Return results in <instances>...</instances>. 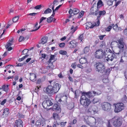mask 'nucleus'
<instances>
[{
    "mask_svg": "<svg viewBox=\"0 0 127 127\" xmlns=\"http://www.w3.org/2000/svg\"><path fill=\"white\" fill-rule=\"evenodd\" d=\"M122 100L124 102H127V97L126 95H124L122 98Z\"/></svg>",
    "mask_w": 127,
    "mask_h": 127,
    "instance_id": "e433bc0d",
    "label": "nucleus"
},
{
    "mask_svg": "<svg viewBox=\"0 0 127 127\" xmlns=\"http://www.w3.org/2000/svg\"><path fill=\"white\" fill-rule=\"evenodd\" d=\"M96 19L97 21L96 24V26H98L99 25V24H100L99 21H100V18H99V19Z\"/></svg>",
    "mask_w": 127,
    "mask_h": 127,
    "instance_id": "680f3d73",
    "label": "nucleus"
},
{
    "mask_svg": "<svg viewBox=\"0 0 127 127\" xmlns=\"http://www.w3.org/2000/svg\"><path fill=\"white\" fill-rule=\"evenodd\" d=\"M113 29L116 31H118L120 29H121V28H119L118 27V25L117 24H116L114 26H113Z\"/></svg>",
    "mask_w": 127,
    "mask_h": 127,
    "instance_id": "cd10ccee",
    "label": "nucleus"
},
{
    "mask_svg": "<svg viewBox=\"0 0 127 127\" xmlns=\"http://www.w3.org/2000/svg\"><path fill=\"white\" fill-rule=\"evenodd\" d=\"M76 42L74 40H73L69 43H67V44L69 47L72 48L76 47Z\"/></svg>",
    "mask_w": 127,
    "mask_h": 127,
    "instance_id": "4468645a",
    "label": "nucleus"
},
{
    "mask_svg": "<svg viewBox=\"0 0 127 127\" xmlns=\"http://www.w3.org/2000/svg\"><path fill=\"white\" fill-rule=\"evenodd\" d=\"M59 53L62 55H65L67 54V53L65 51L61 50L59 51Z\"/></svg>",
    "mask_w": 127,
    "mask_h": 127,
    "instance_id": "4c0bfd02",
    "label": "nucleus"
},
{
    "mask_svg": "<svg viewBox=\"0 0 127 127\" xmlns=\"http://www.w3.org/2000/svg\"><path fill=\"white\" fill-rule=\"evenodd\" d=\"M28 56L29 55H26L23 57H22V58L19 59L18 61H19L20 62L23 61L25 58H27Z\"/></svg>",
    "mask_w": 127,
    "mask_h": 127,
    "instance_id": "c9c22d12",
    "label": "nucleus"
},
{
    "mask_svg": "<svg viewBox=\"0 0 127 127\" xmlns=\"http://www.w3.org/2000/svg\"><path fill=\"white\" fill-rule=\"evenodd\" d=\"M97 107L95 105L90 106L87 111L88 113L91 115H94L97 113Z\"/></svg>",
    "mask_w": 127,
    "mask_h": 127,
    "instance_id": "423d86ee",
    "label": "nucleus"
},
{
    "mask_svg": "<svg viewBox=\"0 0 127 127\" xmlns=\"http://www.w3.org/2000/svg\"><path fill=\"white\" fill-rule=\"evenodd\" d=\"M82 94H83L87 98L93 97L95 95H98L97 93L94 91L88 92L87 93L83 92Z\"/></svg>",
    "mask_w": 127,
    "mask_h": 127,
    "instance_id": "9b49d317",
    "label": "nucleus"
},
{
    "mask_svg": "<svg viewBox=\"0 0 127 127\" xmlns=\"http://www.w3.org/2000/svg\"><path fill=\"white\" fill-rule=\"evenodd\" d=\"M123 41V38H121L117 40L118 42L114 41L112 42L111 44V45L114 44L118 43V47L119 49V51L118 52H115L114 51L113 52L111 50L107 49L106 52H104L105 57L107 58L106 59V60L107 61H112L114 58H116V56L115 54L119 55L123 52L125 48L124 47V43Z\"/></svg>",
    "mask_w": 127,
    "mask_h": 127,
    "instance_id": "f257e3e1",
    "label": "nucleus"
},
{
    "mask_svg": "<svg viewBox=\"0 0 127 127\" xmlns=\"http://www.w3.org/2000/svg\"><path fill=\"white\" fill-rule=\"evenodd\" d=\"M8 85H3L2 86V87L3 89V90L5 91H6L8 90Z\"/></svg>",
    "mask_w": 127,
    "mask_h": 127,
    "instance_id": "c85d7f7f",
    "label": "nucleus"
},
{
    "mask_svg": "<svg viewBox=\"0 0 127 127\" xmlns=\"http://www.w3.org/2000/svg\"><path fill=\"white\" fill-rule=\"evenodd\" d=\"M53 117L55 120L58 119L59 117L58 114L56 113H53Z\"/></svg>",
    "mask_w": 127,
    "mask_h": 127,
    "instance_id": "2f4dec72",
    "label": "nucleus"
},
{
    "mask_svg": "<svg viewBox=\"0 0 127 127\" xmlns=\"http://www.w3.org/2000/svg\"><path fill=\"white\" fill-rule=\"evenodd\" d=\"M104 53L102 50L101 49H99L95 52V57L97 59H101L103 57Z\"/></svg>",
    "mask_w": 127,
    "mask_h": 127,
    "instance_id": "6e6552de",
    "label": "nucleus"
},
{
    "mask_svg": "<svg viewBox=\"0 0 127 127\" xmlns=\"http://www.w3.org/2000/svg\"><path fill=\"white\" fill-rule=\"evenodd\" d=\"M46 19V17H42L40 19L39 24H40L44 20H45Z\"/></svg>",
    "mask_w": 127,
    "mask_h": 127,
    "instance_id": "49530a36",
    "label": "nucleus"
},
{
    "mask_svg": "<svg viewBox=\"0 0 127 127\" xmlns=\"http://www.w3.org/2000/svg\"><path fill=\"white\" fill-rule=\"evenodd\" d=\"M121 1H119L117 2H116L115 4V6L116 7H117L118 5L121 3Z\"/></svg>",
    "mask_w": 127,
    "mask_h": 127,
    "instance_id": "0e129e2a",
    "label": "nucleus"
},
{
    "mask_svg": "<svg viewBox=\"0 0 127 127\" xmlns=\"http://www.w3.org/2000/svg\"><path fill=\"white\" fill-rule=\"evenodd\" d=\"M45 120L43 119H41L37 120L36 122L35 125L37 127H40L45 126L46 125Z\"/></svg>",
    "mask_w": 127,
    "mask_h": 127,
    "instance_id": "9d476101",
    "label": "nucleus"
},
{
    "mask_svg": "<svg viewBox=\"0 0 127 127\" xmlns=\"http://www.w3.org/2000/svg\"><path fill=\"white\" fill-rule=\"evenodd\" d=\"M45 101L47 105H48V106H51L52 105L53 103L50 100L48 99L46 100Z\"/></svg>",
    "mask_w": 127,
    "mask_h": 127,
    "instance_id": "393cba45",
    "label": "nucleus"
},
{
    "mask_svg": "<svg viewBox=\"0 0 127 127\" xmlns=\"http://www.w3.org/2000/svg\"><path fill=\"white\" fill-rule=\"evenodd\" d=\"M76 63H74L72 64L71 66L73 68L75 69L76 66Z\"/></svg>",
    "mask_w": 127,
    "mask_h": 127,
    "instance_id": "603ef678",
    "label": "nucleus"
},
{
    "mask_svg": "<svg viewBox=\"0 0 127 127\" xmlns=\"http://www.w3.org/2000/svg\"><path fill=\"white\" fill-rule=\"evenodd\" d=\"M41 7V5H37L34 7V8L36 9H40Z\"/></svg>",
    "mask_w": 127,
    "mask_h": 127,
    "instance_id": "09e8293b",
    "label": "nucleus"
},
{
    "mask_svg": "<svg viewBox=\"0 0 127 127\" xmlns=\"http://www.w3.org/2000/svg\"><path fill=\"white\" fill-rule=\"evenodd\" d=\"M30 76H29L30 79L33 82H35L36 80V75L33 73H30Z\"/></svg>",
    "mask_w": 127,
    "mask_h": 127,
    "instance_id": "f3484780",
    "label": "nucleus"
},
{
    "mask_svg": "<svg viewBox=\"0 0 127 127\" xmlns=\"http://www.w3.org/2000/svg\"><path fill=\"white\" fill-rule=\"evenodd\" d=\"M26 39V38H25L23 36H20L19 39V42H21L24 41L25 39Z\"/></svg>",
    "mask_w": 127,
    "mask_h": 127,
    "instance_id": "a19ab883",
    "label": "nucleus"
},
{
    "mask_svg": "<svg viewBox=\"0 0 127 127\" xmlns=\"http://www.w3.org/2000/svg\"><path fill=\"white\" fill-rule=\"evenodd\" d=\"M55 55H51V56L50 59L48 61V62L50 63V64H51L52 67L53 66V65L52 63L53 62H52V60H54L55 59Z\"/></svg>",
    "mask_w": 127,
    "mask_h": 127,
    "instance_id": "6ab92c4d",
    "label": "nucleus"
},
{
    "mask_svg": "<svg viewBox=\"0 0 127 127\" xmlns=\"http://www.w3.org/2000/svg\"><path fill=\"white\" fill-rule=\"evenodd\" d=\"M74 106V103L73 102H72L68 105L67 108L68 109L71 110L72 109Z\"/></svg>",
    "mask_w": 127,
    "mask_h": 127,
    "instance_id": "5701e85b",
    "label": "nucleus"
},
{
    "mask_svg": "<svg viewBox=\"0 0 127 127\" xmlns=\"http://www.w3.org/2000/svg\"><path fill=\"white\" fill-rule=\"evenodd\" d=\"M124 105L122 103H118L115 104V112L118 113L123 110L124 108Z\"/></svg>",
    "mask_w": 127,
    "mask_h": 127,
    "instance_id": "0eeeda50",
    "label": "nucleus"
},
{
    "mask_svg": "<svg viewBox=\"0 0 127 127\" xmlns=\"http://www.w3.org/2000/svg\"><path fill=\"white\" fill-rule=\"evenodd\" d=\"M84 12L83 11H82L79 14V17L81 18L83 16L84 14Z\"/></svg>",
    "mask_w": 127,
    "mask_h": 127,
    "instance_id": "c03bdc74",
    "label": "nucleus"
},
{
    "mask_svg": "<svg viewBox=\"0 0 127 127\" xmlns=\"http://www.w3.org/2000/svg\"><path fill=\"white\" fill-rule=\"evenodd\" d=\"M111 71V69L110 68H108L106 70H104V72H103V73L105 75V76H108V75L109 74L110 72Z\"/></svg>",
    "mask_w": 127,
    "mask_h": 127,
    "instance_id": "4be33fe9",
    "label": "nucleus"
},
{
    "mask_svg": "<svg viewBox=\"0 0 127 127\" xmlns=\"http://www.w3.org/2000/svg\"><path fill=\"white\" fill-rule=\"evenodd\" d=\"M6 99H4L1 102V101H0V102H1L0 104L1 105H3L6 103Z\"/></svg>",
    "mask_w": 127,
    "mask_h": 127,
    "instance_id": "3c124183",
    "label": "nucleus"
},
{
    "mask_svg": "<svg viewBox=\"0 0 127 127\" xmlns=\"http://www.w3.org/2000/svg\"><path fill=\"white\" fill-rule=\"evenodd\" d=\"M28 51V50L27 49H25L22 52V54L25 55L27 54Z\"/></svg>",
    "mask_w": 127,
    "mask_h": 127,
    "instance_id": "58836bf2",
    "label": "nucleus"
},
{
    "mask_svg": "<svg viewBox=\"0 0 127 127\" xmlns=\"http://www.w3.org/2000/svg\"><path fill=\"white\" fill-rule=\"evenodd\" d=\"M99 101V100L97 98H94L93 100V102L94 103H96L97 102H98Z\"/></svg>",
    "mask_w": 127,
    "mask_h": 127,
    "instance_id": "37998d69",
    "label": "nucleus"
},
{
    "mask_svg": "<svg viewBox=\"0 0 127 127\" xmlns=\"http://www.w3.org/2000/svg\"><path fill=\"white\" fill-rule=\"evenodd\" d=\"M112 27L111 26H109L108 27L105 29V30L107 32L110 31L112 28Z\"/></svg>",
    "mask_w": 127,
    "mask_h": 127,
    "instance_id": "79ce46f5",
    "label": "nucleus"
},
{
    "mask_svg": "<svg viewBox=\"0 0 127 127\" xmlns=\"http://www.w3.org/2000/svg\"><path fill=\"white\" fill-rule=\"evenodd\" d=\"M62 5H59L57 7L56 9H55V11H56Z\"/></svg>",
    "mask_w": 127,
    "mask_h": 127,
    "instance_id": "338daca9",
    "label": "nucleus"
},
{
    "mask_svg": "<svg viewBox=\"0 0 127 127\" xmlns=\"http://www.w3.org/2000/svg\"><path fill=\"white\" fill-rule=\"evenodd\" d=\"M79 61L81 64H85L87 62V59L85 57L81 58Z\"/></svg>",
    "mask_w": 127,
    "mask_h": 127,
    "instance_id": "a211bd4d",
    "label": "nucleus"
},
{
    "mask_svg": "<svg viewBox=\"0 0 127 127\" xmlns=\"http://www.w3.org/2000/svg\"><path fill=\"white\" fill-rule=\"evenodd\" d=\"M73 14H76L78 13L79 12V10L77 8H74L73 9Z\"/></svg>",
    "mask_w": 127,
    "mask_h": 127,
    "instance_id": "72a5a7b5",
    "label": "nucleus"
},
{
    "mask_svg": "<svg viewBox=\"0 0 127 127\" xmlns=\"http://www.w3.org/2000/svg\"><path fill=\"white\" fill-rule=\"evenodd\" d=\"M72 36V35H71L70 37H69V38H68L65 41L66 44H67V43H68V41L69 40L71 39V38Z\"/></svg>",
    "mask_w": 127,
    "mask_h": 127,
    "instance_id": "e2e57ef3",
    "label": "nucleus"
},
{
    "mask_svg": "<svg viewBox=\"0 0 127 127\" xmlns=\"http://www.w3.org/2000/svg\"><path fill=\"white\" fill-rule=\"evenodd\" d=\"M19 19V17L18 16H15L12 19V21L14 23L16 22Z\"/></svg>",
    "mask_w": 127,
    "mask_h": 127,
    "instance_id": "473e14b6",
    "label": "nucleus"
},
{
    "mask_svg": "<svg viewBox=\"0 0 127 127\" xmlns=\"http://www.w3.org/2000/svg\"><path fill=\"white\" fill-rule=\"evenodd\" d=\"M42 105L43 107L45 109L47 108V107H48L45 100L43 101Z\"/></svg>",
    "mask_w": 127,
    "mask_h": 127,
    "instance_id": "bb28decb",
    "label": "nucleus"
},
{
    "mask_svg": "<svg viewBox=\"0 0 127 127\" xmlns=\"http://www.w3.org/2000/svg\"><path fill=\"white\" fill-rule=\"evenodd\" d=\"M87 24L89 26V27H90V29H92L96 25V23H94L93 24H92L91 22L87 23Z\"/></svg>",
    "mask_w": 127,
    "mask_h": 127,
    "instance_id": "aec40b11",
    "label": "nucleus"
},
{
    "mask_svg": "<svg viewBox=\"0 0 127 127\" xmlns=\"http://www.w3.org/2000/svg\"><path fill=\"white\" fill-rule=\"evenodd\" d=\"M80 98V103L84 107H87L91 103L90 100L86 97L83 94H82Z\"/></svg>",
    "mask_w": 127,
    "mask_h": 127,
    "instance_id": "20e7f679",
    "label": "nucleus"
},
{
    "mask_svg": "<svg viewBox=\"0 0 127 127\" xmlns=\"http://www.w3.org/2000/svg\"><path fill=\"white\" fill-rule=\"evenodd\" d=\"M108 78V76H105V78L104 77V76H103L102 81L104 83H107L109 82V80Z\"/></svg>",
    "mask_w": 127,
    "mask_h": 127,
    "instance_id": "b1692460",
    "label": "nucleus"
},
{
    "mask_svg": "<svg viewBox=\"0 0 127 127\" xmlns=\"http://www.w3.org/2000/svg\"><path fill=\"white\" fill-rule=\"evenodd\" d=\"M103 5L102 2L101 0H99L97 4V7H100Z\"/></svg>",
    "mask_w": 127,
    "mask_h": 127,
    "instance_id": "a878e982",
    "label": "nucleus"
},
{
    "mask_svg": "<svg viewBox=\"0 0 127 127\" xmlns=\"http://www.w3.org/2000/svg\"><path fill=\"white\" fill-rule=\"evenodd\" d=\"M78 27L77 26H76L75 28H74V29L71 31V32L72 33H73L74 32L76 31V30L77 29V28Z\"/></svg>",
    "mask_w": 127,
    "mask_h": 127,
    "instance_id": "69168bd1",
    "label": "nucleus"
},
{
    "mask_svg": "<svg viewBox=\"0 0 127 127\" xmlns=\"http://www.w3.org/2000/svg\"><path fill=\"white\" fill-rule=\"evenodd\" d=\"M52 11V10L51 9L49 8H48L44 11V13L43 14H47L51 13Z\"/></svg>",
    "mask_w": 127,
    "mask_h": 127,
    "instance_id": "c756f323",
    "label": "nucleus"
},
{
    "mask_svg": "<svg viewBox=\"0 0 127 127\" xmlns=\"http://www.w3.org/2000/svg\"><path fill=\"white\" fill-rule=\"evenodd\" d=\"M124 33L125 35L127 36V28H126L124 30Z\"/></svg>",
    "mask_w": 127,
    "mask_h": 127,
    "instance_id": "052dcab7",
    "label": "nucleus"
},
{
    "mask_svg": "<svg viewBox=\"0 0 127 127\" xmlns=\"http://www.w3.org/2000/svg\"><path fill=\"white\" fill-rule=\"evenodd\" d=\"M83 34H81L79 37V39L81 40V41L83 39Z\"/></svg>",
    "mask_w": 127,
    "mask_h": 127,
    "instance_id": "8fccbe9b",
    "label": "nucleus"
},
{
    "mask_svg": "<svg viewBox=\"0 0 127 127\" xmlns=\"http://www.w3.org/2000/svg\"><path fill=\"white\" fill-rule=\"evenodd\" d=\"M53 19V18L51 16L47 18V21L48 23H50L52 22Z\"/></svg>",
    "mask_w": 127,
    "mask_h": 127,
    "instance_id": "7c9ffc66",
    "label": "nucleus"
},
{
    "mask_svg": "<svg viewBox=\"0 0 127 127\" xmlns=\"http://www.w3.org/2000/svg\"><path fill=\"white\" fill-rule=\"evenodd\" d=\"M49 82L50 85L43 88L44 92L49 95L54 94L58 92L61 87V85L56 83L55 80L49 81Z\"/></svg>",
    "mask_w": 127,
    "mask_h": 127,
    "instance_id": "f03ea898",
    "label": "nucleus"
},
{
    "mask_svg": "<svg viewBox=\"0 0 127 127\" xmlns=\"http://www.w3.org/2000/svg\"><path fill=\"white\" fill-rule=\"evenodd\" d=\"M66 122H61V125L62 127H64V126L66 124Z\"/></svg>",
    "mask_w": 127,
    "mask_h": 127,
    "instance_id": "4d7b16f0",
    "label": "nucleus"
},
{
    "mask_svg": "<svg viewBox=\"0 0 127 127\" xmlns=\"http://www.w3.org/2000/svg\"><path fill=\"white\" fill-rule=\"evenodd\" d=\"M9 109L8 108H6L3 110H1L0 111V113H2L1 115V117L4 118L6 117L9 113Z\"/></svg>",
    "mask_w": 127,
    "mask_h": 127,
    "instance_id": "f8f14e48",
    "label": "nucleus"
},
{
    "mask_svg": "<svg viewBox=\"0 0 127 127\" xmlns=\"http://www.w3.org/2000/svg\"><path fill=\"white\" fill-rule=\"evenodd\" d=\"M113 2V0H108L107 2V3L109 5H111L112 4Z\"/></svg>",
    "mask_w": 127,
    "mask_h": 127,
    "instance_id": "ea45409f",
    "label": "nucleus"
},
{
    "mask_svg": "<svg viewBox=\"0 0 127 127\" xmlns=\"http://www.w3.org/2000/svg\"><path fill=\"white\" fill-rule=\"evenodd\" d=\"M53 110H56L58 113L61 112V110L59 106L57 104H55L53 107Z\"/></svg>",
    "mask_w": 127,
    "mask_h": 127,
    "instance_id": "2eb2a0df",
    "label": "nucleus"
},
{
    "mask_svg": "<svg viewBox=\"0 0 127 127\" xmlns=\"http://www.w3.org/2000/svg\"><path fill=\"white\" fill-rule=\"evenodd\" d=\"M59 46L61 47V48H63L64 47L65 45V43H60L59 44Z\"/></svg>",
    "mask_w": 127,
    "mask_h": 127,
    "instance_id": "a18cd8bd",
    "label": "nucleus"
},
{
    "mask_svg": "<svg viewBox=\"0 0 127 127\" xmlns=\"http://www.w3.org/2000/svg\"><path fill=\"white\" fill-rule=\"evenodd\" d=\"M105 13V11L104 10L102 11L97 10L95 11V15L96 16L98 14H99V15L97 16V19H99V18H100L101 15H103Z\"/></svg>",
    "mask_w": 127,
    "mask_h": 127,
    "instance_id": "ddd939ff",
    "label": "nucleus"
},
{
    "mask_svg": "<svg viewBox=\"0 0 127 127\" xmlns=\"http://www.w3.org/2000/svg\"><path fill=\"white\" fill-rule=\"evenodd\" d=\"M23 122L20 119H19L16 120L15 122V125L17 127H23Z\"/></svg>",
    "mask_w": 127,
    "mask_h": 127,
    "instance_id": "dca6fc26",
    "label": "nucleus"
},
{
    "mask_svg": "<svg viewBox=\"0 0 127 127\" xmlns=\"http://www.w3.org/2000/svg\"><path fill=\"white\" fill-rule=\"evenodd\" d=\"M111 105L108 102H104L102 104L101 107L102 109L104 111H109L111 109Z\"/></svg>",
    "mask_w": 127,
    "mask_h": 127,
    "instance_id": "1a4fd4ad",
    "label": "nucleus"
},
{
    "mask_svg": "<svg viewBox=\"0 0 127 127\" xmlns=\"http://www.w3.org/2000/svg\"><path fill=\"white\" fill-rule=\"evenodd\" d=\"M47 39L48 37L47 36L43 37L41 40V43L42 44H44L46 43L47 42Z\"/></svg>",
    "mask_w": 127,
    "mask_h": 127,
    "instance_id": "412c9836",
    "label": "nucleus"
},
{
    "mask_svg": "<svg viewBox=\"0 0 127 127\" xmlns=\"http://www.w3.org/2000/svg\"><path fill=\"white\" fill-rule=\"evenodd\" d=\"M106 36L105 35H100L99 36V38L100 40H102L103 38Z\"/></svg>",
    "mask_w": 127,
    "mask_h": 127,
    "instance_id": "5fc2aeb1",
    "label": "nucleus"
},
{
    "mask_svg": "<svg viewBox=\"0 0 127 127\" xmlns=\"http://www.w3.org/2000/svg\"><path fill=\"white\" fill-rule=\"evenodd\" d=\"M89 48L87 47H85L83 51L84 53H86L89 51Z\"/></svg>",
    "mask_w": 127,
    "mask_h": 127,
    "instance_id": "f704fd0d",
    "label": "nucleus"
},
{
    "mask_svg": "<svg viewBox=\"0 0 127 127\" xmlns=\"http://www.w3.org/2000/svg\"><path fill=\"white\" fill-rule=\"evenodd\" d=\"M12 43L10 42H8L7 44V45L5 46V47L6 49H7L11 45Z\"/></svg>",
    "mask_w": 127,
    "mask_h": 127,
    "instance_id": "de8ad7c7",
    "label": "nucleus"
},
{
    "mask_svg": "<svg viewBox=\"0 0 127 127\" xmlns=\"http://www.w3.org/2000/svg\"><path fill=\"white\" fill-rule=\"evenodd\" d=\"M58 4V2L57 0H55L53 3V5H57Z\"/></svg>",
    "mask_w": 127,
    "mask_h": 127,
    "instance_id": "864d4df0",
    "label": "nucleus"
},
{
    "mask_svg": "<svg viewBox=\"0 0 127 127\" xmlns=\"http://www.w3.org/2000/svg\"><path fill=\"white\" fill-rule=\"evenodd\" d=\"M37 13H30L28 14V15L32 16H34L35 15L37 14Z\"/></svg>",
    "mask_w": 127,
    "mask_h": 127,
    "instance_id": "bf43d9fd",
    "label": "nucleus"
},
{
    "mask_svg": "<svg viewBox=\"0 0 127 127\" xmlns=\"http://www.w3.org/2000/svg\"><path fill=\"white\" fill-rule=\"evenodd\" d=\"M68 12L70 14H72L73 13V10L70 8V9Z\"/></svg>",
    "mask_w": 127,
    "mask_h": 127,
    "instance_id": "6e6d98bb",
    "label": "nucleus"
},
{
    "mask_svg": "<svg viewBox=\"0 0 127 127\" xmlns=\"http://www.w3.org/2000/svg\"><path fill=\"white\" fill-rule=\"evenodd\" d=\"M25 64V63H19L18 64L16 65V66H21L23 65V64Z\"/></svg>",
    "mask_w": 127,
    "mask_h": 127,
    "instance_id": "13d9d810",
    "label": "nucleus"
},
{
    "mask_svg": "<svg viewBox=\"0 0 127 127\" xmlns=\"http://www.w3.org/2000/svg\"><path fill=\"white\" fill-rule=\"evenodd\" d=\"M96 68V70L98 72L103 73L104 72L105 66L104 64L103 63H96L95 65Z\"/></svg>",
    "mask_w": 127,
    "mask_h": 127,
    "instance_id": "39448f33",
    "label": "nucleus"
},
{
    "mask_svg": "<svg viewBox=\"0 0 127 127\" xmlns=\"http://www.w3.org/2000/svg\"><path fill=\"white\" fill-rule=\"evenodd\" d=\"M125 75L126 78L127 79V70H126L125 72Z\"/></svg>",
    "mask_w": 127,
    "mask_h": 127,
    "instance_id": "774afa93",
    "label": "nucleus"
},
{
    "mask_svg": "<svg viewBox=\"0 0 127 127\" xmlns=\"http://www.w3.org/2000/svg\"><path fill=\"white\" fill-rule=\"evenodd\" d=\"M113 125L115 127H120L122 123V119L120 117L117 116H114L110 120Z\"/></svg>",
    "mask_w": 127,
    "mask_h": 127,
    "instance_id": "7ed1b4c3",
    "label": "nucleus"
}]
</instances>
